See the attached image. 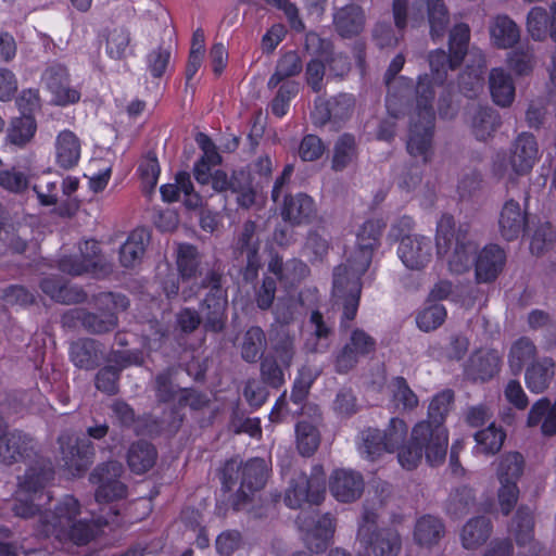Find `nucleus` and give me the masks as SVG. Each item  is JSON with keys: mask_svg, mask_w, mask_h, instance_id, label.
Here are the masks:
<instances>
[{"mask_svg": "<svg viewBox=\"0 0 556 556\" xmlns=\"http://www.w3.org/2000/svg\"><path fill=\"white\" fill-rule=\"evenodd\" d=\"M380 236V220L365 222L357 232L356 249L333 269L332 298L342 309L341 331H348L356 317L363 289L361 279L371 263L374 249L379 247Z\"/></svg>", "mask_w": 556, "mask_h": 556, "instance_id": "f257e3e1", "label": "nucleus"}, {"mask_svg": "<svg viewBox=\"0 0 556 556\" xmlns=\"http://www.w3.org/2000/svg\"><path fill=\"white\" fill-rule=\"evenodd\" d=\"M431 77H419L416 94L417 105L409 126L406 143L407 152L413 157H420L424 164L433 156V136L435 114L432 106L434 99L433 84L442 85L446 78L447 70H454L458 65L451 64V53L444 50H435L429 55Z\"/></svg>", "mask_w": 556, "mask_h": 556, "instance_id": "f03ea898", "label": "nucleus"}, {"mask_svg": "<svg viewBox=\"0 0 556 556\" xmlns=\"http://www.w3.org/2000/svg\"><path fill=\"white\" fill-rule=\"evenodd\" d=\"M226 283L225 265L216 260L199 282L181 291L184 301H188L197 296L201 290H207L199 303V313L205 332L222 333L227 327L228 287Z\"/></svg>", "mask_w": 556, "mask_h": 556, "instance_id": "7ed1b4c3", "label": "nucleus"}, {"mask_svg": "<svg viewBox=\"0 0 556 556\" xmlns=\"http://www.w3.org/2000/svg\"><path fill=\"white\" fill-rule=\"evenodd\" d=\"M447 446L448 433L445 426L421 420L413 427L406 445L399 452L397 460L406 470L416 469L424 456L430 466H439L445 460Z\"/></svg>", "mask_w": 556, "mask_h": 556, "instance_id": "20e7f679", "label": "nucleus"}, {"mask_svg": "<svg viewBox=\"0 0 556 556\" xmlns=\"http://www.w3.org/2000/svg\"><path fill=\"white\" fill-rule=\"evenodd\" d=\"M268 475V467L263 458H251L244 464L237 458L227 460L219 472L223 490L231 491L239 482L231 503L232 510L250 511L252 496L265 486Z\"/></svg>", "mask_w": 556, "mask_h": 556, "instance_id": "39448f33", "label": "nucleus"}, {"mask_svg": "<svg viewBox=\"0 0 556 556\" xmlns=\"http://www.w3.org/2000/svg\"><path fill=\"white\" fill-rule=\"evenodd\" d=\"M435 241L438 255H447L451 273L460 275L471 268L479 244L468 223L455 228L453 216L442 215L437 225Z\"/></svg>", "mask_w": 556, "mask_h": 556, "instance_id": "423d86ee", "label": "nucleus"}, {"mask_svg": "<svg viewBox=\"0 0 556 556\" xmlns=\"http://www.w3.org/2000/svg\"><path fill=\"white\" fill-rule=\"evenodd\" d=\"M124 467L117 460H109L98 465L90 475V481L98 484L96 501L104 504L101 514L92 521H109L111 517L119 515L118 504L112 502L124 498L127 494V486L119 480Z\"/></svg>", "mask_w": 556, "mask_h": 556, "instance_id": "0eeeda50", "label": "nucleus"}, {"mask_svg": "<svg viewBox=\"0 0 556 556\" xmlns=\"http://www.w3.org/2000/svg\"><path fill=\"white\" fill-rule=\"evenodd\" d=\"M326 494V475L321 465L312 467L309 476L300 472L290 481L285 503L290 508H300L304 503L319 505Z\"/></svg>", "mask_w": 556, "mask_h": 556, "instance_id": "6e6552de", "label": "nucleus"}, {"mask_svg": "<svg viewBox=\"0 0 556 556\" xmlns=\"http://www.w3.org/2000/svg\"><path fill=\"white\" fill-rule=\"evenodd\" d=\"M261 227L256 222L245 220L237 232L232 242V253L237 260L245 256V265L241 270L245 282H253L262 268V257L260 254Z\"/></svg>", "mask_w": 556, "mask_h": 556, "instance_id": "1a4fd4ad", "label": "nucleus"}, {"mask_svg": "<svg viewBox=\"0 0 556 556\" xmlns=\"http://www.w3.org/2000/svg\"><path fill=\"white\" fill-rule=\"evenodd\" d=\"M128 306L129 300L124 294L101 293L97 299V311L86 309L84 330L96 336L112 332L118 326L117 311H126Z\"/></svg>", "mask_w": 556, "mask_h": 556, "instance_id": "9d476101", "label": "nucleus"}, {"mask_svg": "<svg viewBox=\"0 0 556 556\" xmlns=\"http://www.w3.org/2000/svg\"><path fill=\"white\" fill-rule=\"evenodd\" d=\"M61 459L73 473L85 472L91 464L93 446L88 439H81L68 431L62 432L56 440Z\"/></svg>", "mask_w": 556, "mask_h": 556, "instance_id": "9b49d317", "label": "nucleus"}, {"mask_svg": "<svg viewBox=\"0 0 556 556\" xmlns=\"http://www.w3.org/2000/svg\"><path fill=\"white\" fill-rule=\"evenodd\" d=\"M355 98L351 93L341 92L329 99L317 98L312 117L315 125L324 126L327 123L341 124L353 114Z\"/></svg>", "mask_w": 556, "mask_h": 556, "instance_id": "f8f14e48", "label": "nucleus"}, {"mask_svg": "<svg viewBox=\"0 0 556 556\" xmlns=\"http://www.w3.org/2000/svg\"><path fill=\"white\" fill-rule=\"evenodd\" d=\"M365 481L356 470L338 468L329 477V491L341 503H354L363 495Z\"/></svg>", "mask_w": 556, "mask_h": 556, "instance_id": "ddd939ff", "label": "nucleus"}, {"mask_svg": "<svg viewBox=\"0 0 556 556\" xmlns=\"http://www.w3.org/2000/svg\"><path fill=\"white\" fill-rule=\"evenodd\" d=\"M42 83L53 94V102L58 105L73 104L79 101L80 93L70 86L67 68L60 64L49 65L42 74Z\"/></svg>", "mask_w": 556, "mask_h": 556, "instance_id": "4468645a", "label": "nucleus"}, {"mask_svg": "<svg viewBox=\"0 0 556 556\" xmlns=\"http://www.w3.org/2000/svg\"><path fill=\"white\" fill-rule=\"evenodd\" d=\"M35 454V440L28 433L14 429L0 433V462L13 465Z\"/></svg>", "mask_w": 556, "mask_h": 556, "instance_id": "2eb2a0df", "label": "nucleus"}, {"mask_svg": "<svg viewBox=\"0 0 556 556\" xmlns=\"http://www.w3.org/2000/svg\"><path fill=\"white\" fill-rule=\"evenodd\" d=\"M305 46L307 49L315 48V53L325 56V64L330 76L343 79L350 73L352 68L350 58L342 52H332L330 40L324 39L318 34L311 31L306 34Z\"/></svg>", "mask_w": 556, "mask_h": 556, "instance_id": "dca6fc26", "label": "nucleus"}, {"mask_svg": "<svg viewBox=\"0 0 556 556\" xmlns=\"http://www.w3.org/2000/svg\"><path fill=\"white\" fill-rule=\"evenodd\" d=\"M397 254L407 268L420 270L431 261V240L424 236H404L399 244Z\"/></svg>", "mask_w": 556, "mask_h": 556, "instance_id": "f3484780", "label": "nucleus"}, {"mask_svg": "<svg viewBox=\"0 0 556 556\" xmlns=\"http://www.w3.org/2000/svg\"><path fill=\"white\" fill-rule=\"evenodd\" d=\"M282 219L291 226L306 225L316 216L314 200L306 193H286L280 207Z\"/></svg>", "mask_w": 556, "mask_h": 556, "instance_id": "a211bd4d", "label": "nucleus"}, {"mask_svg": "<svg viewBox=\"0 0 556 556\" xmlns=\"http://www.w3.org/2000/svg\"><path fill=\"white\" fill-rule=\"evenodd\" d=\"M539 159L538 142L532 134H520L511 144L509 165L516 175L531 172Z\"/></svg>", "mask_w": 556, "mask_h": 556, "instance_id": "6ab92c4d", "label": "nucleus"}, {"mask_svg": "<svg viewBox=\"0 0 556 556\" xmlns=\"http://www.w3.org/2000/svg\"><path fill=\"white\" fill-rule=\"evenodd\" d=\"M506 254L497 244L484 247L477 255L475 262L476 280L478 283L494 281L503 270Z\"/></svg>", "mask_w": 556, "mask_h": 556, "instance_id": "aec40b11", "label": "nucleus"}, {"mask_svg": "<svg viewBox=\"0 0 556 556\" xmlns=\"http://www.w3.org/2000/svg\"><path fill=\"white\" fill-rule=\"evenodd\" d=\"M211 399L208 395L194 388H182L179 389V396L177 403L170 408L169 417L167 421V429L172 432H177L185 420V414L181 409L189 407L192 410H202L208 407Z\"/></svg>", "mask_w": 556, "mask_h": 556, "instance_id": "412c9836", "label": "nucleus"}, {"mask_svg": "<svg viewBox=\"0 0 556 556\" xmlns=\"http://www.w3.org/2000/svg\"><path fill=\"white\" fill-rule=\"evenodd\" d=\"M501 356L495 350L477 351L468 359L465 375L472 381L484 382L498 374Z\"/></svg>", "mask_w": 556, "mask_h": 556, "instance_id": "4be33fe9", "label": "nucleus"}, {"mask_svg": "<svg viewBox=\"0 0 556 556\" xmlns=\"http://www.w3.org/2000/svg\"><path fill=\"white\" fill-rule=\"evenodd\" d=\"M102 357V343L96 339L79 338L70 345V358L79 369H96L100 366Z\"/></svg>", "mask_w": 556, "mask_h": 556, "instance_id": "5701e85b", "label": "nucleus"}, {"mask_svg": "<svg viewBox=\"0 0 556 556\" xmlns=\"http://www.w3.org/2000/svg\"><path fill=\"white\" fill-rule=\"evenodd\" d=\"M365 22L364 10L354 3L346 4L333 13L334 30L342 38L358 36L365 27Z\"/></svg>", "mask_w": 556, "mask_h": 556, "instance_id": "b1692460", "label": "nucleus"}, {"mask_svg": "<svg viewBox=\"0 0 556 556\" xmlns=\"http://www.w3.org/2000/svg\"><path fill=\"white\" fill-rule=\"evenodd\" d=\"M52 462L46 457H37L27 468L23 477H18L20 488L28 493L43 490L54 479Z\"/></svg>", "mask_w": 556, "mask_h": 556, "instance_id": "393cba45", "label": "nucleus"}, {"mask_svg": "<svg viewBox=\"0 0 556 556\" xmlns=\"http://www.w3.org/2000/svg\"><path fill=\"white\" fill-rule=\"evenodd\" d=\"M389 404L391 412L397 415L413 412L419 399L403 377H394L388 383Z\"/></svg>", "mask_w": 556, "mask_h": 556, "instance_id": "a878e982", "label": "nucleus"}, {"mask_svg": "<svg viewBox=\"0 0 556 556\" xmlns=\"http://www.w3.org/2000/svg\"><path fill=\"white\" fill-rule=\"evenodd\" d=\"M526 225L527 215L520 204L513 199L507 200L498 217L501 236L507 241L515 240L523 232Z\"/></svg>", "mask_w": 556, "mask_h": 556, "instance_id": "bb28decb", "label": "nucleus"}, {"mask_svg": "<svg viewBox=\"0 0 556 556\" xmlns=\"http://www.w3.org/2000/svg\"><path fill=\"white\" fill-rule=\"evenodd\" d=\"M176 265L178 276L182 281H189L197 277H203L205 271L202 264V255L198 248L191 243H179L176 249ZM212 264L210 265V267ZM208 266L205 268L207 269Z\"/></svg>", "mask_w": 556, "mask_h": 556, "instance_id": "cd10ccee", "label": "nucleus"}, {"mask_svg": "<svg viewBox=\"0 0 556 556\" xmlns=\"http://www.w3.org/2000/svg\"><path fill=\"white\" fill-rule=\"evenodd\" d=\"M309 325L313 330L304 342V350L307 353H326L333 337V327L327 323L319 311H313L309 316Z\"/></svg>", "mask_w": 556, "mask_h": 556, "instance_id": "c85d7f7f", "label": "nucleus"}, {"mask_svg": "<svg viewBox=\"0 0 556 556\" xmlns=\"http://www.w3.org/2000/svg\"><path fill=\"white\" fill-rule=\"evenodd\" d=\"M555 376V362L552 357H542L527 366L525 371V382L527 388L533 393H543L546 391Z\"/></svg>", "mask_w": 556, "mask_h": 556, "instance_id": "c756f323", "label": "nucleus"}, {"mask_svg": "<svg viewBox=\"0 0 556 556\" xmlns=\"http://www.w3.org/2000/svg\"><path fill=\"white\" fill-rule=\"evenodd\" d=\"M552 16L543 8H532L528 13L527 28L536 41L544 40L549 36L556 42V2L551 5Z\"/></svg>", "mask_w": 556, "mask_h": 556, "instance_id": "7c9ffc66", "label": "nucleus"}, {"mask_svg": "<svg viewBox=\"0 0 556 556\" xmlns=\"http://www.w3.org/2000/svg\"><path fill=\"white\" fill-rule=\"evenodd\" d=\"M468 115L471 131L480 141H485L491 138L501 125L498 113L488 106H472L469 109Z\"/></svg>", "mask_w": 556, "mask_h": 556, "instance_id": "2f4dec72", "label": "nucleus"}, {"mask_svg": "<svg viewBox=\"0 0 556 556\" xmlns=\"http://www.w3.org/2000/svg\"><path fill=\"white\" fill-rule=\"evenodd\" d=\"M150 238V231L144 227L132 230L126 242L119 248L121 265L125 268H134L139 264Z\"/></svg>", "mask_w": 556, "mask_h": 556, "instance_id": "473e14b6", "label": "nucleus"}, {"mask_svg": "<svg viewBox=\"0 0 556 556\" xmlns=\"http://www.w3.org/2000/svg\"><path fill=\"white\" fill-rule=\"evenodd\" d=\"M489 88L495 104L507 108L515 99V83L508 72L502 67L492 68L489 74Z\"/></svg>", "mask_w": 556, "mask_h": 556, "instance_id": "72a5a7b5", "label": "nucleus"}, {"mask_svg": "<svg viewBox=\"0 0 556 556\" xmlns=\"http://www.w3.org/2000/svg\"><path fill=\"white\" fill-rule=\"evenodd\" d=\"M126 459L129 469L134 473L142 475L155 465L157 451L152 443L146 440H138L130 444Z\"/></svg>", "mask_w": 556, "mask_h": 556, "instance_id": "f704fd0d", "label": "nucleus"}, {"mask_svg": "<svg viewBox=\"0 0 556 556\" xmlns=\"http://www.w3.org/2000/svg\"><path fill=\"white\" fill-rule=\"evenodd\" d=\"M492 43L498 49H509L520 39L518 25L507 15L495 16L489 26Z\"/></svg>", "mask_w": 556, "mask_h": 556, "instance_id": "c9c22d12", "label": "nucleus"}, {"mask_svg": "<svg viewBox=\"0 0 556 556\" xmlns=\"http://www.w3.org/2000/svg\"><path fill=\"white\" fill-rule=\"evenodd\" d=\"M538 348L529 337L515 340L508 351L507 364L513 375L518 376L532 362L538 361Z\"/></svg>", "mask_w": 556, "mask_h": 556, "instance_id": "e433bc0d", "label": "nucleus"}, {"mask_svg": "<svg viewBox=\"0 0 556 556\" xmlns=\"http://www.w3.org/2000/svg\"><path fill=\"white\" fill-rule=\"evenodd\" d=\"M80 159V141L71 130L61 131L55 141L56 164L63 169H71Z\"/></svg>", "mask_w": 556, "mask_h": 556, "instance_id": "4c0bfd02", "label": "nucleus"}, {"mask_svg": "<svg viewBox=\"0 0 556 556\" xmlns=\"http://www.w3.org/2000/svg\"><path fill=\"white\" fill-rule=\"evenodd\" d=\"M300 531L306 547L319 554L328 548L334 534V523H301Z\"/></svg>", "mask_w": 556, "mask_h": 556, "instance_id": "58836bf2", "label": "nucleus"}, {"mask_svg": "<svg viewBox=\"0 0 556 556\" xmlns=\"http://www.w3.org/2000/svg\"><path fill=\"white\" fill-rule=\"evenodd\" d=\"M37 122L33 114L12 117L7 128V142L18 148L26 147L35 137Z\"/></svg>", "mask_w": 556, "mask_h": 556, "instance_id": "ea45409f", "label": "nucleus"}, {"mask_svg": "<svg viewBox=\"0 0 556 556\" xmlns=\"http://www.w3.org/2000/svg\"><path fill=\"white\" fill-rule=\"evenodd\" d=\"M267 340L265 331L260 326L250 327L243 334L240 355L249 364H255L265 355Z\"/></svg>", "mask_w": 556, "mask_h": 556, "instance_id": "a19ab883", "label": "nucleus"}, {"mask_svg": "<svg viewBox=\"0 0 556 556\" xmlns=\"http://www.w3.org/2000/svg\"><path fill=\"white\" fill-rule=\"evenodd\" d=\"M528 426L534 427L541 424L544 435L556 433V402L552 405L546 397L536 401L528 415Z\"/></svg>", "mask_w": 556, "mask_h": 556, "instance_id": "79ce46f5", "label": "nucleus"}, {"mask_svg": "<svg viewBox=\"0 0 556 556\" xmlns=\"http://www.w3.org/2000/svg\"><path fill=\"white\" fill-rule=\"evenodd\" d=\"M79 256L89 273L106 276L113 271V265L102 254L96 240H86L79 245Z\"/></svg>", "mask_w": 556, "mask_h": 556, "instance_id": "37998d69", "label": "nucleus"}, {"mask_svg": "<svg viewBox=\"0 0 556 556\" xmlns=\"http://www.w3.org/2000/svg\"><path fill=\"white\" fill-rule=\"evenodd\" d=\"M27 248V239L20 235L14 224L10 220L9 212L0 204V249H8L12 253L23 254Z\"/></svg>", "mask_w": 556, "mask_h": 556, "instance_id": "c03bdc74", "label": "nucleus"}, {"mask_svg": "<svg viewBox=\"0 0 556 556\" xmlns=\"http://www.w3.org/2000/svg\"><path fill=\"white\" fill-rule=\"evenodd\" d=\"M229 191L237 194V203L243 208H250L255 203L256 191L250 170H233L229 177Z\"/></svg>", "mask_w": 556, "mask_h": 556, "instance_id": "a18cd8bd", "label": "nucleus"}, {"mask_svg": "<svg viewBox=\"0 0 556 556\" xmlns=\"http://www.w3.org/2000/svg\"><path fill=\"white\" fill-rule=\"evenodd\" d=\"M274 357H277L289 369L296 355L295 336L286 328H279L270 336Z\"/></svg>", "mask_w": 556, "mask_h": 556, "instance_id": "49530a36", "label": "nucleus"}, {"mask_svg": "<svg viewBox=\"0 0 556 556\" xmlns=\"http://www.w3.org/2000/svg\"><path fill=\"white\" fill-rule=\"evenodd\" d=\"M260 362V380L271 389H280L285 382V370H288L273 354H266Z\"/></svg>", "mask_w": 556, "mask_h": 556, "instance_id": "de8ad7c7", "label": "nucleus"}, {"mask_svg": "<svg viewBox=\"0 0 556 556\" xmlns=\"http://www.w3.org/2000/svg\"><path fill=\"white\" fill-rule=\"evenodd\" d=\"M357 156L354 136L343 134L334 143L331 167L336 172L345 169Z\"/></svg>", "mask_w": 556, "mask_h": 556, "instance_id": "09e8293b", "label": "nucleus"}, {"mask_svg": "<svg viewBox=\"0 0 556 556\" xmlns=\"http://www.w3.org/2000/svg\"><path fill=\"white\" fill-rule=\"evenodd\" d=\"M175 369L167 367L157 372L153 379V390L159 403H170L178 400L179 387L174 382Z\"/></svg>", "mask_w": 556, "mask_h": 556, "instance_id": "8fccbe9b", "label": "nucleus"}, {"mask_svg": "<svg viewBox=\"0 0 556 556\" xmlns=\"http://www.w3.org/2000/svg\"><path fill=\"white\" fill-rule=\"evenodd\" d=\"M475 494L471 488L460 486L450 494L446 511L452 518H463L475 507Z\"/></svg>", "mask_w": 556, "mask_h": 556, "instance_id": "3c124183", "label": "nucleus"}, {"mask_svg": "<svg viewBox=\"0 0 556 556\" xmlns=\"http://www.w3.org/2000/svg\"><path fill=\"white\" fill-rule=\"evenodd\" d=\"M296 447L302 456L309 457L320 444L318 429L306 420L299 421L295 426Z\"/></svg>", "mask_w": 556, "mask_h": 556, "instance_id": "603ef678", "label": "nucleus"}, {"mask_svg": "<svg viewBox=\"0 0 556 556\" xmlns=\"http://www.w3.org/2000/svg\"><path fill=\"white\" fill-rule=\"evenodd\" d=\"M470 40V28L465 23L456 24L450 31L448 49L451 53V64L460 65L463 62Z\"/></svg>", "mask_w": 556, "mask_h": 556, "instance_id": "864d4df0", "label": "nucleus"}, {"mask_svg": "<svg viewBox=\"0 0 556 556\" xmlns=\"http://www.w3.org/2000/svg\"><path fill=\"white\" fill-rule=\"evenodd\" d=\"M505 438L506 434L503 429L491 424L488 428L475 434L477 453L484 455L496 454L502 448Z\"/></svg>", "mask_w": 556, "mask_h": 556, "instance_id": "5fc2aeb1", "label": "nucleus"}, {"mask_svg": "<svg viewBox=\"0 0 556 556\" xmlns=\"http://www.w3.org/2000/svg\"><path fill=\"white\" fill-rule=\"evenodd\" d=\"M428 21L432 38H441L445 35L450 23L448 11L442 0H428Z\"/></svg>", "mask_w": 556, "mask_h": 556, "instance_id": "6e6d98bb", "label": "nucleus"}, {"mask_svg": "<svg viewBox=\"0 0 556 556\" xmlns=\"http://www.w3.org/2000/svg\"><path fill=\"white\" fill-rule=\"evenodd\" d=\"M493 523H464L460 539L464 548L476 549L482 546L493 532Z\"/></svg>", "mask_w": 556, "mask_h": 556, "instance_id": "4d7b16f0", "label": "nucleus"}, {"mask_svg": "<svg viewBox=\"0 0 556 556\" xmlns=\"http://www.w3.org/2000/svg\"><path fill=\"white\" fill-rule=\"evenodd\" d=\"M407 425L400 417L390 419L388 428L384 430V452H400L407 441Z\"/></svg>", "mask_w": 556, "mask_h": 556, "instance_id": "13d9d810", "label": "nucleus"}, {"mask_svg": "<svg viewBox=\"0 0 556 556\" xmlns=\"http://www.w3.org/2000/svg\"><path fill=\"white\" fill-rule=\"evenodd\" d=\"M523 465V457L518 452H510L502 455L497 467L498 481L517 482L522 475Z\"/></svg>", "mask_w": 556, "mask_h": 556, "instance_id": "bf43d9fd", "label": "nucleus"}, {"mask_svg": "<svg viewBox=\"0 0 556 556\" xmlns=\"http://www.w3.org/2000/svg\"><path fill=\"white\" fill-rule=\"evenodd\" d=\"M358 451L363 458L375 462L382 455V433L378 428L368 427L361 432Z\"/></svg>", "mask_w": 556, "mask_h": 556, "instance_id": "052dcab7", "label": "nucleus"}, {"mask_svg": "<svg viewBox=\"0 0 556 556\" xmlns=\"http://www.w3.org/2000/svg\"><path fill=\"white\" fill-rule=\"evenodd\" d=\"M454 402L452 390H443L435 394L428 407V419L432 425H443Z\"/></svg>", "mask_w": 556, "mask_h": 556, "instance_id": "680f3d73", "label": "nucleus"}, {"mask_svg": "<svg viewBox=\"0 0 556 556\" xmlns=\"http://www.w3.org/2000/svg\"><path fill=\"white\" fill-rule=\"evenodd\" d=\"M535 523H516L514 529L515 541L518 546L529 545L530 556H549V552L534 540Z\"/></svg>", "mask_w": 556, "mask_h": 556, "instance_id": "e2e57ef3", "label": "nucleus"}, {"mask_svg": "<svg viewBox=\"0 0 556 556\" xmlns=\"http://www.w3.org/2000/svg\"><path fill=\"white\" fill-rule=\"evenodd\" d=\"M507 63L517 75H529L535 65L534 51L530 47H519L508 54Z\"/></svg>", "mask_w": 556, "mask_h": 556, "instance_id": "0e129e2a", "label": "nucleus"}, {"mask_svg": "<svg viewBox=\"0 0 556 556\" xmlns=\"http://www.w3.org/2000/svg\"><path fill=\"white\" fill-rule=\"evenodd\" d=\"M300 90V84L294 80H287L279 86L277 94L270 103L271 113L277 117L286 115L289 102Z\"/></svg>", "mask_w": 556, "mask_h": 556, "instance_id": "69168bd1", "label": "nucleus"}, {"mask_svg": "<svg viewBox=\"0 0 556 556\" xmlns=\"http://www.w3.org/2000/svg\"><path fill=\"white\" fill-rule=\"evenodd\" d=\"M142 180V190L144 193H152L156 187L160 176V165L156 154L152 151L148 152L144 161L138 167Z\"/></svg>", "mask_w": 556, "mask_h": 556, "instance_id": "338daca9", "label": "nucleus"}, {"mask_svg": "<svg viewBox=\"0 0 556 556\" xmlns=\"http://www.w3.org/2000/svg\"><path fill=\"white\" fill-rule=\"evenodd\" d=\"M446 315V309L442 304H432L418 313L416 323L420 330L429 332L439 328L444 323Z\"/></svg>", "mask_w": 556, "mask_h": 556, "instance_id": "774afa93", "label": "nucleus"}]
</instances>
